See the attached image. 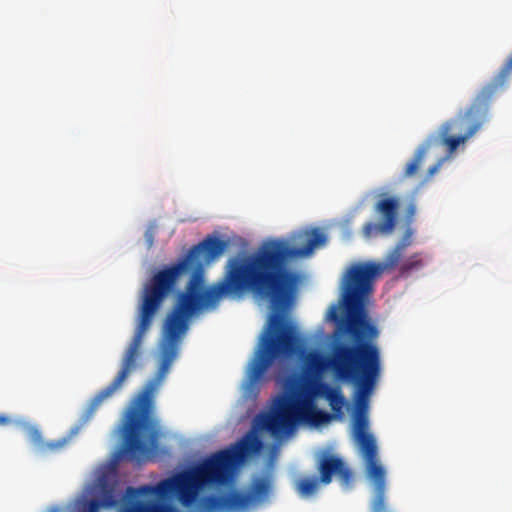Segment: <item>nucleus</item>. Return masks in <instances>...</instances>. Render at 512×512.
<instances>
[{"instance_id":"f257e3e1","label":"nucleus","mask_w":512,"mask_h":512,"mask_svg":"<svg viewBox=\"0 0 512 512\" xmlns=\"http://www.w3.org/2000/svg\"><path fill=\"white\" fill-rule=\"evenodd\" d=\"M326 242L325 234L318 228L310 231L293 233L290 237L268 238L257 250L249 255H237L228 259L224 274L220 281L209 288H204L202 262L210 263L219 258L228 247V241L215 235L206 236L176 263L159 270L144 285L138 306L137 324L133 338L127 347L119 370L113 381L100 390L87 404L80 425L72 428L69 434L57 440L44 441L38 429L29 432L30 441L36 448H65L80 428L88 423L101 404L119 390L129 374L137 368L140 348L143 338L151 328L154 317L160 310L165 299L174 291L181 275L193 271L185 291L196 274L201 282L199 291L206 293L225 282L233 267H242L251 279L249 287L237 293H225V296H241L246 292H254L271 299L273 313L270 315V325L262 338L260 348L254 363L253 378L271 363L280 352L293 349L295 337L293 327L285 323L281 310L286 306L289 296L294 291L298 276L289 270V262L300 257L308 256L319 245Z\"/></svg>"},{"instance_id":"f03ea898","label":"nucleus","mask_w":512,"mask_h":512,"mask_svg":"<svg viewBox=\"0 0 512 512\" xmlns=\"http://www.w3.org/2000/svg\"><path fill=\"white\" fill-rule=\"evenodd\" d=\"M345 330L353 343L334 347L331 367L339 379L355 385L354 439L365 462L366 476L374 486L372 512H386V471L378 458L376 439L368 432L369 399L381 373L380 349L374 343L379 332L373 324L356 317L347 321Z\"/></svg>"},{"instance_id":"7ed1b4c3","label":"nucleus","mask_w":512,"mask_h":512,"mask_svg":"<svg viewBox=\"0 0 512 512\" xmlns=\"http://www.w3.org/2000/svg\"><path fill=\"white\" fill-rule=\"evenodd\" d=\"M261 446L256 435L248 434L230 447L207 456L189 471L161 480L156 485L128 487L120 512H177L163 502L173 494L183 506L189 507L203 488L227 484L234 468L247 456L259 452Z\"/></svg>"},{"instance_id":"20e7f679","label":"nucleus","mask_w":512,"mask_h":512,"mask_svg":"<svg viewBox=\"0 0 512 512\" xmlns=\"http://www.w3.org/2000/svg\"><path fill=\"white\" fill-rule=\"evenodd\" d=\"M250 278L242 267H233L225 282L212 290L201 293L200 276L196 274L186 292L178 295L171 311L167 314L160 342L161 361L157 371L158 379L165 377L176 359L182 337L189 328L190 318L204 307H215L219 297L225 293H237L249 287Z\"/></svg>"},{"instance_id":"39448f33","label":"nucleus","mask_w":512,"mask_h":512,"mask_svg":"<svg viewBox=\"0 0 512 512\" xmlns=\"http://www.w3.org/2000/svg\"><path fill=\"white\" fill-rule=\"evenodd\" d=\"M511 75L512 54L495 77L482 87L467 109L442 124L437 133L430 135L417 148L412 159L406 164L403 176H415L428 152L446 147L451 155L461 143L472 137L488 120V110L493 97L506 86Z\"/></svg>"},{"instance_id":"423d86ee","label":"nucleus","mask_w":512,"mask_h":512,"mask_svg":"<svg viewBox=\"0 0 512 512\" xmlns=\"http://www.w3.org/2000/svg\"><path fill=\"white\" fill-rule=\"evenodd\" d=\"M294 382L298 388L278 396L271 411L261 416V427L274 437L288 434L300 424L320 426L333 420L330 413L316 405L317 398H325L331 385L321 376L296 378Z\"/></svg>"},{"instance_id":"0eeeda50","label":"nucleus","mask_w":512,"mask_h":512,"mask_svg":"<svg viewBox=\"0 0 512 512\" xmlns=\"http://www.w3.org/2000/svg\"><path fill=\"white\" fill-rule=\"evenodd\" d=\"M152 383L132 401L122 424L123 454L137 464L146 462L158 446V421L154 416Z\"/></svg>"},{"instance_id":"6e6552de","label":"nucleus","mask_w":512,"mask_h":512,"mask_svg":"<svg viewBox=\"0 0 512 512\" xmlns=\"http://www.w3.org/2000/svg\"><path fill=\"white\" fill-rule=\"evenodd\" d=\"M412 234V230H406L382 262H357L347 269L342 285V299L348 313L347 321L356 317L364 323H370L364 315V299L372 292L373 283L379 275L398 266L406 248L412 244Z\"/></svg>"},{"instance_id":"1a4fd4ad","label":"nucleus","mask_w":512,"mask_h":512,"mask_svg":"<svg viewBox=\"0 0 512 512\" xmlns=\"http://www.w3.org/2000/svg\"><path fill=\"white\" fill-rule=\"evenodd\" d=\"M270 491L268 479H257L250 492L231 490L220 495L205 496L200 499V512H247Z\"/></svg>"},{"instance_id":"9d476101","label":"nucleus","mask_w":512,"mask_h":512,"mask_svg":"<svg viewBox=\"0 0 512 512\" xmlns=\"http://www.w3.org/2000/svg\"><path fill=\"white\" fill-rule=\"evenodd\" d=\"M292 294H293V291L291 292V294L289 296V299H288V302H287L286 306L281 310V313L283 315L285 323H287V324H289V325H291L293 327V336L295 337V339H294L295 342L293 344V349H292V351H289V352H280L278 355H276L272 359L271 363H269V365L259 374V376L257 378H255V379L253 378V371H254L253 368H254L255 359H256V356H257V352H258V350L260 348V345H261V342H262V338H263V336L265 335V333L267 332V330L269 328V325H270V318H269L268 319V323H267V327L265 328V330L263 331V333H262V335L260 337L257 349L255 350L254 356H253V358H252V360H251V362L249 364V369H248V374H247L249 386L255 385L263 377L264 373L273 364V362L275 360L280 359V358L289 357V356H292V355H296V354H298L300 352H301L302 375L299 378H306V377H311V376H321V374L327 368L326 359L320 353H318L317 351L305 352L304 350L301 349V338L299 336L297 327H296V325L294 323L289 321L286 318L285 314H284L285 309L289 305V302L291 300Z\"/></svg>"},{"instance_id":"9b49d317","label":"nucleus","mask_w":512,"mask_h":512,"mask_svg":"<svg viewBox=\"0 0 512 512\" xmlns=\"http://www.w3.org/2000/svg\"><path fill=\"white\" fill-rule=\"evenodd\" d=\"M398 208L399 199L397 197L381 195L374 207L375 212L380 215V221L365 223L362 227L363 237L371 239L379 235L391 234L397 224Z\"/></svg>"},{"instance_id":"f8f14e48","label":"nucleus","mask_w":512,"mask_h":512,"mask_svg":"<svg viewBox=\"0 0 512 512\" xmlns=\"http://www.w3.org/2000/svg\"><path fill=\"white\" fill-rule=\"evenodd\" d=\"M318 471L320 482L325 485L331 483L333 475L338 476L345 488L350 486L353 479L349 467L340 457L335 455H324L319 461Z\"/></svg>"},{"instance_id":"ddd939ff","label":"nucleus","mask_w":512,"mask_h":512,"mask_svg":"<svg viewBox=\"0 0 512 512\" xmlns=\"http://www.w3.org/2000/svg\"><path fill=\"white\" fill-rule=\"evenodd\" d=\"M325 399L328 401L332 410L330 415L333 416V419H342L344 415L343 408L346 406L347 401L341 388L338 386L332 387Z\"/></svg>"},{"instance_id":"4468645a","label":"nucleus","mask_w":512,"mask_h":512,"mask_svg":"<svg viewBox=\"0 0 512 512\" xmlns=\"http://www.w3.org/2000/svg\"><path fill=\"white\" fill-rule=\"evenodd\" d=\"M320 479L315 477H303L296 483V490L301 497H309L316 493Z\"/></svg>"},{"instance_id":"2eb2a0df","label":"nucleus","mask_w":512,"mask_h":512,"mask_svg":"<svg viewBox=\"0 0 512 512\" xmlns=\"http://www.w3.org/2000/svg\"><path fill=\"white\" fill-rule=\"evenodd\" d=\"M400 275H407L412 271L419 270L423 267V259L421 253H414L405 260H401L398 264Z\"/></svg>"},{"instance_id":"dca6fc26","label":"nucleus","mask_w":512,"mask_h":512,"mask_svg":"<svg viewBox=\"0 0 512 512\" xmlns=\"http://www.w3.org/2000/svg\"><path fill=\"white\" fill-rule=\"evenodd\" d=\"M448 157H449V155L439 158L434 165L429 167L426 177H425V181L430 180L440 170L441 166L443 165V163L446 161V159Z\"/></svg>"},{"instance_id":"f3484780","label":"nucleus","mask_w":512,"mask_h":512,"mask_svg":"<svg viewBox=\"0 0 512 512\" xmlns=\"http://www.w3.org/2000/svg\"><path fill=\"white\" fill-rule=\"evenodd\" d=\"M100 508V502L98 500L92 499L89 501H85L82 504V508L79 512H98Z\"/></svg>"},{"instance_id":"a211bd4d","label":"nucleus","mask_w":512,"mask_h":512,"mask_svg":"<svg viewBox=\"0 0 512 512\" xmlns=\"http://www.w3.org/2000/svg\"><path fill=\"white\" fill-rule=\"evenodd\" d=\"M155 228H156L155 224H150L145 231L144 236H145V240H146L148 248H151L153 246L154 238H155Z\"/></svg>"},{"instance_id":"6ab92c4d","label":"nucleus","mask_w":512,"mask_h":512,"mask_svg":"<svg viewBox=\"0 0 512 512\" xmlns=\"http://www.w3.org/2000/svg\"><path fill=\"white\" fill-rule=\"evenodd\" d=\"M405 214H406V218L407 220L411 221L413 219V217L415 216L416 214V202H415V199H411L406 207V211H405Z\"/></svg>"},{"instance_id":"aec40b11","label":"nucleus","mask_w":512,"mask_h":512,"mask_svg":"<svg viewBox=\"0 0 512 512\" xmlns=\"http://www.w3.org/2000/svg\"><path fill=\"white\" fill-rule=\"evenodd\" d=\"M11 423H12V420L9 416L4 415V414L0 415V426H7Z\"/></svg>"},{"instance_id":"412c9836","label":"nucleus","mask_w":512,"mask_h":512,"mask_svg":"<svg viewBox=\"0 0 512 512\" xmlns=\"http://www.w3.org/2000/svg\"><path fill=\"white\" fill-rule=\"evenodd\" d=\"M104 504L106 506H112V505L115 504V500L113 499V496H112L111 493L105 495V497H104Z\"/></svg>"},{"instance_id":"4be33fe9","label":"nucleus","mask_w":512,"mask_h":512,"mask_svg":"<svg viewBox=\"0 0 512 512\" xmlns=\"http://www.w3.org/2000/svg\"><path fill=\"white\" fill-rule=\"evenodd\" d=\"M329 317L334 321L337 320V308L335 306L331 307Z\"/></svg>"}]
</instances>
